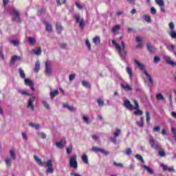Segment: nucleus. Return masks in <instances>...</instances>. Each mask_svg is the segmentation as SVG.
Wrapping results in <instances>:
<instances>
[{
	"instance_id": "25",
	"label": "nucleus",
	"mask_w": 176,
	"mask_h": 176,
	"mask_svg": "<svg viewBox=\"0 0 176 176\" xmlns=\"http://www.w3.org/2000/svg\"><path fill=\"white\" fill-rule=\"evenodd\" d=\"M29 126H30V127H32V129H35V130H39V129H41V125L39 124L34 122L29 123Z\"/></svg>"
},
{
	"instance_id": "5",
	"label": "nucleus",
	"mask_w": 176,
	"mask_h": 176,
	"mask_svg": "<svg viewBox=\"0 0 176 176\" xmlns=\"http://www.w3.org/2000/svg\"><path fill=\"white\" fill-rule=\"evenodd\" d=\"M74 19H76V23H79V27L81 30H83L85 28V19L82 18H80V14H76L74 15Z\"/></svg>"
},
{
	"instance_id": "39",
	"label": "nucleus",
	"mask_w": 176,
	"mask_h": 176,
	"mask_svg": "<svg viewBox=\"0 0 176 176\" xmlns=\"http://www.w3.org/2000/svg\"><path fill=\"white\" fill-rule=\"evenodd\" d=\"M5 162L7 167H10V166H12V159L10 157L6 158Z\"/></svg>"
},
{
	"instance_id": "9",
	"label": "nucleus",
	"mask_w": 176,
	"mask_h": 176,
	"mask_svg": "<svg viewBox=\"0 0 176 176\" xmlns=\"http://www.w3.org/2000/svg\"><path fill=\"white\" fill-rule=\"evenodd\" d=\"M35 96H32L30 98H29L27 107L32 111V112H34L35 110V107H34V102L35 101Z\"/></svg>"
},
{
	"instance_id": "64",
	"label": "nucleus",
	"mask_w": 176,
	"mask_h": 176,
	"mask_svg": "<svg viewBox=\"0 0 176 176\" xmlns=\"http://www.w3.org/2000/svg\"><path fill=\"white\" fill-rule=\"evenodd\" d=\"M151 14H156V9L155 8V7L151 8Z\"/></svg>"
},
{
	"instance_id": "49",
	"label": "nucleus",
	"mask_w": 176,
	"mask_h": 176,
	"mask_svg": "<svg viewBox=\"0 0 176 176\" xmlns=\"http://www.w3.org/2000/svg\"><path fill=\"white\" fill-rule=\"evenodd\" d=\"M10 155L13 160H16V153L13 150L10 151Z\"/></svg>"
},
{
	"instance_id": "3",
	"label": "nucleus",
	"mask_w": 176,
	"mask_h": 176,
	"mask_svg": "<svg viewBox=\"0 0 176 176\" xmlns=\"http://www.w3.org/2000/svg\"><path fill=\"white\" fill-rule=\"evenodd\" d=\"M34 159L37 164H38V166H41V167H44V166L46 167H53V162L52 160H49L47 162H43L39 157H38V155H34Z\"/></svg>"
},
{
	"instance_id": "53",
	"label": "nucleus",
	"mask_w": 176,
	"mask_h": 176,
	"mask_svg": "<svg viewBox=\"0 0 176 176\" xmlns=\"http://www.w3.org/2000/svg\"><path fill=\"white\" fill-rule=\"evenodd\" d=\"M135 157H136L138 159V160H140V162H142V163H145V161H144V158H142V157L141 156V155H138L137 154Z\"/></svg>"
},
{
	"instance_id": "11",
	"label": "nucleus",
	"mask_w": 176,
	"mask_h": 176,
	"mask_svg": "<svg viewBox=\"0 0 176 176\" xmlns=\"http://www.w3.org/2000/svg\"><path fill=\"white\" fill-rule=\"evenodd\" d=\"M124 106L125 107V108H126V109H129L130 111H133V109H134V107L133 106V104H131V102H130V100H129V99H126L124 101Z\"/></svg>"
},
{
	"instance_id": "23",
	"label": "nucleus",
	"mask_w": 176,
	"mask_h": 176,
	"mask_svg": "<svg viewBox=\"0 0 176 176\" xmlns=\"http://www.w3.org/2000/svg\"><path fill=\"white\" fill-rule=\"evenodd\" d=\"M28 41L30 46H34V45L36 43V40L35 39V37L32 36L28 37Z\"/></svg>"
},
{
	"instance_id": "50",
	"label": "nucleus",
	"mask_w": 176,
	"mask_h": 176,
	"mask_svg": "<svg viewBox=\"0 0 176 176\" xmlns=\"http://www.w3.org/2000/svg\"><path fill=\"white\" fill-rule=\"evenodd\" d=\"M155 3L159 6H164V1L163 0H155Z\"/></svg>"
},
{
	"instance_id": "38",
	"label": "nucleus",
	"mask_w": 176,
	"mask_h": 176,
	"mask_svg": "<svg viewBox=\"0 0 176 176\" xmlns=\"http://www.w3.org/2000/svg\"><path fill=\"white\" fill-rule=\"evenodd\" d=\"M37 134H38V137L40 138H42L43 140H45V138H46V137H47L46 133H45L43 132L38 131Z\"/></svg>"
},
{
	"instance_id": "45",
	"label": "nucleus",
	"mask_w": 176,
	"mask_h": 176,
	"mask_svg": "<svg viewBox=\"0 0 176 176\" xmlns=\"http://www.w3.org/2000/svg\"><path fill=\"white\" fill-rule=\"evenodd\" d=\"M158 155L160 156V157H164L166 156V152L163 149L158 150Z\"/></svg>"
},
{
	"instance_id": "30",
	"label": "nucleus",
	"mask_w": 176,
	"mask_h": 176,
	"mask_svg": "<svg viewBox=\"0 0 176 176\" xmlns=\"http://www.w3.org/2000/svg\"><path fill=\"white\" fill-rule=\"evenodd\" d=\"M93 43L95 45H100V43H101V39L100 38V36H96L94 37Z\"/></svg>"
},
{
	"instance_id": "16",
	"label": "nucleus",
	"mask_w": 176,
	"mask_h": 176,
	"mask_svg": "<svg viewBox=\"0 0 176 176\" xmlns=\"http://www.w3.org/2000/svg\"><path fill=\"white\" fill-rule=\"evenodd\" d=\"M44 24L45 25V30L47 31V32H52L53 31V28L52 27V25L47 22L46 20L44 21Z\"/></svg>"
},
{
	"instance_id": "43",
	"label": "nucleus",
	"mask_w": 176,
	"mask_h": 176,
	"mask_svg": "<svg viewBox=\"0 0 176 176\" xmlns=\"http://www.w3.org/2000/svg\"><path fill=\"white\" fill-rule=\"evenodd\" d=\"M99 152L100 153H102L103 155H104V156L109 155V152L105 151V149H104V148H99L98 153H99Z\"/></svg>"
},
{
	"instance_id": "44",
	"label": "nucleus",
	"mask_w": 176,
	"mask_h": 176,
	"mask_svg": "<svg viewBox=\"0 0 176 176\" xmlns=\"http://www.w3.org/2000/svg\"><path fill=\"white\" fill-rule=\"evenodd\" d=\"M42 104H43L44 107L46 108V109H50V105L49 103H47V101L46 100H43Z\"/></svg>"
},
{
	"instance_id": "27",
	"label": "nucleus",
	"mask_w": 176,
	"mask_h": 176,
	"mask_svg": "<svg viewBox=\"0 0 176 176\" xmlns=\"http://www.w3.org/2000/svg\"><path fill=\"white\" fill-rule=\"evenodd\" d=\"M31 53H33V54H36V56H41V54H42V49H41V47H38L37 50H32Z\"/></svg>"
},
{
	"instance_id": "10",
	"label": "nucleus",
	"mask_w": 176,
	"mask_h": 176,
	"mask_svg": "<svg viewBox=\"0 0 176 176\" xmlns=\"http://www.w3.org/2000/svg\"><path fill=\"white\" fill-rule=\"evenodd\" d=\"M45 75H47V76H50L52 75V67H50V65L49 64L48 61H46L45 63Z\"/></svg>"
},
{
	"instance_id": "22",
	"label": "nucleus",
	"mask_w": 176,
	"mask_h": 176,
	"mask_svg": "<svg viewBox=\"0 0 176 176\" xmlns=\"http://www.w3.org/2000/svg\"><path fill=\"white\" fill-rule=\"evenodd\" d=\"M57 148H64L65 146V140H60V142H57L56 143Z\"/></svg>"
},
{
	"instance_id": "24",
	"label": "nucleus",
	"mask_w": 176,
	"mask_h": 176,
	"mask_svg": "<svg viewBox=\"0 0 176 176\" xmlns=\"http://www.w3.org/2000/svg\"><path fill=\"white\" fill-rule=\"evenodd\" d=\"M81 160L85 164H87L89 163V157L86 153H84L81 157Z\"/></svg>"
},
{
	"instance_id": "60",
	"label": "nucleus",
	"mask_w": 176,
	"mask_h": 176,
	"mask_svg": "<svg viewBox=\"0 0 176 176\" xmlns=\"http://www.w3.org/2000/svg\"><path fill=\"white\" fill-rule=\"evenodd\" d=\"M111 142H113V144H117V140H116V138L114 137H111L109 138Z\"/></svg>"
},
{
	"instance_id": "12",
	"label": "nucleus",
	"mask_w": 176,
	"mask_h": 176,
	"mask_svg": "<svg viewBox=\"0 0 176 176\" xmlns=\"http://www.w3.org/2000/svg\"><path fill=\"white\" fill-rule=\"evenodd\" d=\"M25 85H26V86H30V89L33 91H35V87L34 86V82H32V80L28 78H25Z\"/></svg>"
},
{
	"instance_id": "8",
	"label": "nucleus",
	"mask_w": 176,
	"mask_h": 176,
	"mask_svg": "<svg viewBox=\"0 0 176 176\" xmlns=\"http://www.w3.org/2000/svg\"><path fill=\"white\" fill-rule=\"evenodd\" d=\"M133 102L135 104V107H133L135 111L133 112V114L135 115V116H142L144 112L140 110V104H138V102L136 100H134Z\"/></svg>"
},
{
	"instance_id": "7",
	"label": "nucleus",
	"mask_w": 176,
	"mask_h": 176,
	"mask_svg": "<svg viewBox=\"0 0 176 176\" xmlns=\"http://www.w3.org/2000/svg\"><path fill=\"white\" fill-rule=\"evenodd\" d=\"M143 74L146 75V77L147 78L144 80V82L147 83L148 87H152V86H153V79H152V76L148 73L146 70H144Z\"/></svg>"
},
{
	"instance_id": "61",
	"label": "nucleus",
	"mask_w": 176,
	"mask_h": 176,
	"mask_svg": "<svg viewBox=\"0 0 176 176\" xmlns=\"http://www.w3.org/2000/svg\"><path fill=\"white\" fill-rule=\"evenodd\" d=\"M113 164H114V166H116V167L123 168V164H122V163H117L116 162H114Z\"/></svg>"
},
{
	"instance_id": "29",
	"label": "nucleus",
	"mask_w": 176,
	"mask_h": 176,
	"mask_svg": "<svg viewBox=\"0 0 176 176\" xmlns=\"http://www.w3.org/2000/svg\"><path fill=\"white\" fill-rule=\"evenodd\" d=\"M136 124L138 127L142 128L144 126V117H140V122H136Z\"/></svg>"
},
{
	"instance_id": "28",
	"label": "nucleus",
	"mask_w": 176,
	"mask_h": 176,
	"mask_svg": "<svg viewBox=\"0 0 176 176\" xmlns=\"http://www.w3.org/2000/svg\"><path fill=\"white\" fill-rule=\"evenodd\" d=\"M63 108L68 109L69 111H70V112H74V111H75V109L74 108V107L69 106V104L67 103L63 104Z\"/></svg>"
},
{
	"instance_id": "63",
	"label": "nucleus",
	"mask_w": 176,
	"mask_h": 176,
	"mask_svg": "<svg viewBox=\"0 0 176 176\" xmlns=\"http://www.w3.org/2000/svg\"><path fill=\"white\" fill-rule=\"evenodd\" d=\"M66 1L67 0H56L57 5H58L60 6V5H63V3L66 2Z\"/></svg>"
},
{
	"instance_id": "40",
	"label": "nucleus",
	"mask_w": 176,
	"mask_h": 176,
	"mask_svg": "<svg viewBox=\"0 0 176 176\" xmlns=\"http://www.w3.org/2000/svg\"><path fill=\"white\" fill-rule=\"evenodd\" d=\"M73 149H74V148L72 146V144H70L69 147H67L66 152H67V155H71V153H72Z\"/></svg>"
},
{
	"instance_id": "51",
	"label": "nucleus",
	"mask_w": 176,
	"mask_h": 176,
	"mask_svg": "<svg viewBox=\"0 0 176 176\" xmlns=\"http://www.w3.org/2000/svg\"><path fill=\"white\" fill-rule=\"evenodd\" d=\"M120 133H122L120 129H117L116 130V132L114 133V137L118 138L119 135H120Z\"/></svg>"
},
{
	"instance_id": "58",
	"label": "nucleus",
	"mask_w": 176,
	"mask_h": 176,
	"mask_svg": "<svg viewBox=\"0 0 176 176\" xmlns=\"http://www.w3.org/2000/svg\"><path fill=\"white\" fill-rule=\"evenodd\" d=\"M169 28H170V31H175V25L174 23L170 22L169 23Z\"/></svg>"
},
{
	"instance_id": "33",
	"label": "nucleus",
	"mask_w": 176,
	"mask_h": 176,
	"mask_svg": "<svg viewBox=\"0 0 176 176\" xmlns=\"http://www.w3.org/2000/svg\"><path fill=\"white\" fill-rule=\"evenodd\" d=\"M142 167H143V168L146 170V171H148V173H149V174H153V169H152V168H151L146 165H142Z\"/></svg>"
},
{
	"instance_id": "59",
	"label": "nucleus",
	"mask_w": 176,
	"mask_h": 176,
	"mask_svg": "<svg viewBox=\"0 0 176 176\" xmlns=\"http://www.w3.org/2000/svg\"><path fill=\"white\" fill-rule=\"evenodd\" d=\"M172 134H173V138H175V140L176 141V129L175 128L171 129Z\"/></svg>"
},
{
	"instance_id": "34",
	"label": "nucleus",
	"mask_w": 176,
	"mask_h": 176,
	"mask_svg": "<svg viewBox=\"0 0 176 176\" xmlns=\"http://www.w3.org/2000/svg\"><path fill=\"white\" fill-rule=\"evenodd\" d=\"M146 122L147 124H149L151 122V113L149 111H146Z\"/></svg>"
},
{
	"instance_id": "21",
	"label": "nucleus",
	"mask_w": 176,
	"mask_h": 176,
	"mask_svg": "<svg viewBox=\"0 0 176 176\" xmlns=\"http://www.w3.org/2000/svg\"><path fill=\"white\" fill-rule=\"evenodd\" d=\"M17 60H21L20 56H19L17 55H15V56H12L11 58V60H10V65H14V64L16 63Z\"/></svg>"
},
{
	"instance_id": "47",
	"label": "nucleus",
	"mask_w": 176,
	"mask_h": 176,
	"mask_svg": "<svg viewBox=\"0 0 176 176\" xmlns=\"http://www.w3.org/2000/svg\"><path fill=\"white\" fill-rule=\"evenodd\" d=\"M46 173L47 174H53V173H54V168H53L52 166H50L47 168Z\"/></svg>"
},
{
	"instance_id": "2",
	"label": "nucleus",
	"mask_w": 176,
	"mask_h": 176,
	"mask_svg": "<svg viewBox=\"0 0 176 176\" xmlns=\"http://www.w3.org/2000/svg\"><path fill=\"white\" fill-rule=\"evenodd\" d=\"M10 15L12 16V21H17V23H21V19H20V12L15 8H11L9 10Z\"/></svg>"
},
{
	"instance_id": "57",
	"label": "nucleus",
	"mask_w": 176,
	"mask_h": 176,
	"mask_svg": "<svg viewBox=\"0 0 176 176\" xmlns=\"http://www.w3.org/2000/svg\"><path fill=\"white\" fill-rule=\"evenodd\" d=\"M76 76V74H70L69 76V80L70 82H72V80H74L75 79Z\"/></svg>"
},
{
	"instance_id": "48",
	"label": "nucleus",
	"mask_w": 176,
	"mask_h": 176,
	"mask_svg": "<svg viewBox=\"0 0 176 176\" xmlns=\"http://www.w3.org/2000/svg\"><path fill=\"white\" fill-rule=\"evenodd\" d=\"M10 42L13 44V46H19L20 45V42L18 40H10Z\"/></svg>"
},
{
	"instance_id": "26",
	"label": "nucleus",
	"mask_w": 176,
	"mask_h": 176,
	"mask_svg": "<svg viewBox=\"0 0 176 176\" xmlns=\"http://www.w3.org/2000/svg\"><path fill=\"white\" fill-rule=\"evenodd\" d=\"M126 71L129 76V79H133V70L131 69V67H126Z\"/></svg>"
},
{
	"instance_id": "36",
	"label": "nucleus",
	"mask_w": 176,
	"mask_h": 176,
	"mask_svg": "<svg viewBox=\"0 0 176 176\" xmlns=\"http://www.w3.org/2000/svg\"><path fill=\"white\" fill-rule=\"evenodd\" d=\"M147 49L149 53H155V47L152 46V45L148 44Z\"/></svg>"
},
{
	"instance_id": "52",
	"label": "nucleus",
	"mask_w": 176,
	"mask_h": 176,
	"mask_svg": "<svg viewBox=\"0 0 176 176\" xmlns=\"http://www.w3.org/2000/svg\"><path fill=\"white\" fill-rule=\"evenodd\" d=\"M144 20H145L147 23H151L152 19H151V16L149 15H144Z\"/></svg>"
},
{
	"instance_id": "37",
	"label": "nucleus",
	"mask_w": 176,
	"mask_h": 176,
	"mask_svg": "<svg viewBox=\"0 0 176 176\" xmlns=\"http://www.w3.org/2000/svg\"><path fill=\"white\" fill-rule=\"evenodd\" d=\"M82 86H84V87H86L87 89H90V87H91V85L89 84V82L85 80L82 81Z\"/></svg>"
},
{
	"instance_id": "56",
	"label": "nucleus",
	"mask_w": 176,
	"mask_h": 176,
	"mask_svg": "<svg viewBox=\"0 0 176 176\" xmlns=\"http://www.w3.org/2000/svg\"><path fill=\"white\" fill-rule=\"evenodd\" d=\"M156 98L157 100H162L163 101H164V96H163L162 95V94H158L157 96H156Z\"/></svg>"
},
{
	"instance_id": "15",
	"label": "nucleus",
	"mask_w": 176,
	"mask_h": 176,
	"mask_svg": "<svg viewBox=\"0 0 176 176\" xmlns=\"http://www.w3.org/2000/svg\"><path fill=\"white\" fill-rule=\"evenodd\" d=\"M18 92L19 94H21V96H28L29 97L32 96V94H30L28 89H19Z\"/></svg>"
},
{
	"instance_id": "6",
	"label": "nucleus",
	"mask_w": 176,
	"mask_h": 176,
	"mask_svg": "<svg viewBox=\"0 0 176 176\" xmlns=\"http://www.w3.org/2000/svg\"><path fill=\"white\" fill-rule=\"evenodd\" d=\"M149 143L151 148H153V149H155V151H159L162 148V146L159 144V142L155 141V139L152 137H150L149 138Z\"/></svg>"
},
{
	"instance_id": "1",
	"label": "nucleus",
	"mask_w": 176,
	"mask_h": 176,
	"mask_svg": "<svg viewBox=\"0 0 176 176\" xmlns=\"http://www.w3.org/2000/svg\"><path fill=\"white\" fill-rule=\"evenodd\" d=\"M112 44L116 47L119 56L121 57L122 60L124 61L126 56H127V52H126V43L124 41H121V46L115 40H112Z\"/></svg>"
},
{
	"instance_id": "17",
	"label": "nucleus",
	"mask_w": 176,
	"mask_h": 176,
	"mask_svg": "<svg viewBox=\"0 0 176 176\" xmlns=\"http://www.w3.org/2000/svg\"><path fill=\"white\" fill-rule=\"evenodd\" d=\"M121 27L120 25H116L112 28L111 32H113V34H119Z\"/></svg>"
},
{
	"instance_id": "14",
	"label": "nucleus",
	"mask_w": 176,
	"mask_h": 176,
	"mask_svg": "<svg viewBox=\"0 0 176 176\" xmlns=\"http://www.w3.org/2000/svg\"><path fill=\"white\" fill-rule=\"evenodd\" d=\"M164 59L165 60L166 63L167 64H169V65H173V66H175L176 65V63L175 62L171 60V58L168 56H164Z\"/></svg>"
},
{
	"instance_id": "62",
	"label": "nucleus",
	"mask_w": 176,
	"mask_h": 176,
	"mask_svg": "<svg viewBox=\"0 0 176 176\" xmlns=\"http://www.w3.org/2000/svg\"><path fill=\"white\" fill-rule=\"evenodd\" d=\"M99 149H100V148L96 147V146H94L91 148L92 152H95L96 153H98Z\"/></svg>"
},
{
	"instance_id": "41",
	"label": "nucleus",
	"mask_w": 176,
	"mask_h": 176,
	"mask_svg": "<svg viewBox=\"0 0 176 176\" xmlns=\"http://www.w3.org/2000/svg\"><path fill=\"white\" fill-rule=\"evenodd\" d=\"M58 90H54L53 91H51L50 94L52 99L56 97V96H58Z\"/></svg>"
},
{
	"instance_id": "19",
	"label": "nucleus",
	"mask_w": 176,
	"mask_h": 176,
	"mask_svg": "<svg viewBox=\"0 0 176 176\" xmlns=\"http://www.w3.org/2000/svg\"><path fill=\"white\" fill-rule=\"evenodd\" d=\"M134 63L137 65V67H138V68L140 69L142 71L145 69V65L140 63V61H138V60L135 59Z\"/></svg>"
},
{
	"instance_id": "54",
	"label": "nucleus",
	"mask_w": 176,
	"mask_h": 176,
	"mask_svg": "<svg viewBox=\"0 0 176 176\" xmlns=\"http://www.w3.org/2000/svg\"><path fill=\"white\" fill-rule=\"evenodd\" d=\"M97 102H98V107H104V100H102V99H98Z\"/></svg>"
},
{
	"instance_id": "18",
	"label": "nucleus",
	"mask_w": 176,
	"mask_h": 176,
	"mask_svg": "<svg viewBox=\"0 0 176 176\" xmlns=\"http://www.w3.org/2000/svg\"><path fill=\"white\" fill-rule=\"evenodd\" d=\"M120 86L122 89L125 90V91H131V90H133V88H131V86L129 85L128 84L121 83Z\"/></svg>"
},
{
	"instance_id": "31",
	"label": "nucleus",
	"mask_w": 176,
	"mask_h": 176,
	"mask_svg": "<svg viewBox=\"0 0 176 176\" xmlns=\"http://www.w3.org/2000/svg\"><path fill=\"white\" fill-rule=\"evenodd\" d=\"M19 74L21 79H25V73L24 72V70H23V69L21 68L19 69Z\"/></svg>"
},
{
	"instance_id": "20",
	"label": "nucleus",
	"mask_w": 176,
	"mask_h": 176,
	"mask_svg": "<svg viewBox=\"0 0 176 176\" xmlns=\"http://www.w3.org/2000/svg\"><path fill=\"white\" fill-rule=\"evenodd\" d=\"M56 32L58 34H61L62 31L64 30V28H63V25H61V23H56Z\"/></svg>"
},
{
	"instance_id": "13",
	"label": "nucleus",
	"mask_w": 176,
	"mask_h": 176,
	"mask_svg": "<svg viewBox=\"0 0 176 176\" xmlns=\"http://www.w3.org/2000/svg\"><path fill=\"white\" fill-rule=\"evenodd\" d=\"M160 167H162L164 171H168L169 173L174 171V167H168V166L164 164H160Z\"/></svg>"
},
{
	"instance_id": "4",
	"label": "nucleus",
	"mask_w": 176,
	"mask_h": 176,
	"mask_svg": "<svg viewBox=\"0 0 176 176\" xmlns=\"http://www.w3.org/2000/svg\"><path fill=\"white\" fill-rule=\"evenodd\" d=\"M78 156L76 155H73L70 156L69 159V166L72 167V168H74V170H76L78 168Z\"/></svg>"
},
{
	"instance_id": "32",
	"label": "nucleus",
	"mask_w": 176,
	"mask_h": 176,
	"mask_svg": "<svg viewBox=\"0 0 176 176\" xmlns=\"http://www.w3.org/2000/svg\"><path fill=\"white\" fill-rule=\"evenodd\" d=\"M41 69V63H39L38 60H37L35 63V69H34V72L38 74V72H39V69Z\"/></svg>"
},
{
	"instance_id": "42",
	"label": "nucleus",
	"mask_w": 176,
	"mask_h": 176,
	"mask_svg": "<svg viewBox=\"0 0 176 176\" xmlns=\"http://www.w3.org/2000/svg\"><path fill=\"white\" fill-rule=\"evenodd\" d=\"M82 120L85 122V123H86L87 124H89V123H90V119L89 118V117L85 115H82Z\"/></svg>"
},
{
	"instance_id": "55",
	"label": "nucleus",
	"mask_w": 176,
	"mask_h": 176,
	"mask_svg": "<svg viewBox=\"0 0 176 176\" xmlns=\"http://www.w3.org/2000/svg\"><path fill=\"white\" fill-rule=\"evenodd\" d=\"M85 45L87 46L88 50H91V45L90 44V41H89V40L85 41Z\"/></svg>"
},
{
	"instance_id": "46",
	"label": "nucleus",
	"mask_w": 176,
	"mask_h": 176,
	"mask_svg": "<svg viewBox=\"0 0 176 176\" xmlns=\"http://www.w3.org/2000/svg\"><path fill=\"white\" fill-rule=\"evenodd\" d=\"M166 48L168 50H169V52H173L174 54H175V52L174 51L175 46H174V45H167Z\"/></svg>"
},
{
	"instance_id": "35",
	"label": "nucleus",
	"mask_w": 176,
	"mask_h": 176,
	"mask_svg": "<svg viewBox=\"0 0 176 176\" xmlns=\"http://www.w3.org/2000/svg\"><path fill=\"white\" fill-rule=\"evenodd\" d=\"M168 34H169L170 36L173 38V39H176V32L175 30H170L168 32Z\"/></svg>"
}]
</instances>
